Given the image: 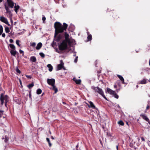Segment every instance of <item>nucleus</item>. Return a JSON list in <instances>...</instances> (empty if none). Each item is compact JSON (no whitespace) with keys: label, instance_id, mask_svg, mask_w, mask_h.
<instances>
[{"label":"nucleus","instance_id":"obj_50","mask_svg":"<svg viewBox=\"0 0 150 150\" xmlns=\"http://www.w3.org/2000/svg\"><path fill=\"white\" fill-rule=\"evenodd\" d=\"M3 32V31H0V36L2 33Z\"/></svg>","mask_w":150,"mask_h":150},{"label":"nucleus","instance_id":"obj_45","mask_svg":"<svg viewBox=\"0 0 150 150\" xmlns=\"http://www.w3.org/2000/svg\"><path fill=\"white\" fill-rule=\"evenodd\" d=\"M120 88H119V89H116V91L117 92H118L119 91H120Z\"/></svg>","mask_w":150,"mask_h":150},{"label":"nucleus","instance_id":"obj_18","mask_svg":"<svg viewBox=\"0 0 150 150\" xmlns=\"http://www.w3.org/2000/svg\"><path fill=\"white\" fill-rule=\"evenodd\" d=\"M87 33L88 35L87 39L88 41H90L92 39V35L91 34H89V32L88 31H87Z\"/></svg>","mask_w":150,"mask_h":150},{"label":"nucleus","instance_id":"obj_13","mask_svg":"<svg viewBox=\"0 0 150 150\" xmlns=\"http://www.w3.org/2000/svg\"><path fill=\"white\" fill-rule=\"evenodd\" d=\"M107 91L109 93L112 95V94H114L115 93V91L112 90L109 88H107Z\"/></svg>","mask_w":150,"mask_h":150},{"label":"nucleus","instance_id":"obj_52","mask_svg":"<svg viewBox=\"0 0 150 150\" xmlns=\"http://www.w3.org/2000/svg\"><path fill=\"white\" fill-rule=\"evenodd\" d=\"M62 103H63V104H66V103H65V102H63Z\"/></svg>","mask_w":150,"mask_h":150},{"label":"nucleus","instance_id":"obj_42","mask_svg":"<svg viewBox=\"0 0 150 150\" xmlns=\"http://www.w3.org/2000/svg\"><path fill=\"white\" fill-rule=\"evenodd\" d=\"M5 36H6V35H5V34L4 33H3L2 34V37H4V38H5Z\"/></svg>","mask_w":150,"mask_h":150},{"label":"nucleus","instance_id":"obj_56","mask_svg":"<svg viewBox=\"0 0 150 150\" xmlns=\"http://www.w3.org/2000/svg\"><path fill=\"white\" fill-rule=\"evenodd\" d=\"M49 133L50 134H51V132L50 131H49Z\"/></svg>","mask_w":150,"mask_h":150},{"label":"nucleus","instance_id":"obj_2","mask_svg":"<svg viewBox=\"0 0 150 150\" xmlns=\"http://www.w3.org/2000/svg\"><path fill=\"white\" fill-rule=\"evenodd\" d=\"M14 4L16 5V4L13 2L12 0H7V3H5L4 4L5 9L6 11V13H8L11 17H12V14L9 8H13Z\"/></svg>","mask_w":150,"mask_h":150},{"label":"nucleus","instance_id":"obj_3","mask_svg":"<svg viewBox=\"0 0 150 150\" xmlns=\"http://www.w3.org/2000/svg\"><path fill=\"white\" fill-rule=\"evenodd\" d=\"M9 97L7 95H4L3 93H1L0 95V100L1 102V104L2 105L4 103V101H5V105L6 106L7 103L9 101Z\"/></svg>","mask_w":150,"mask_h":150},{"label":"nucleus","instance_id":"obj_57","mask_svg":"<svg viewBox=\"0 0 150 150\" xmlns=\"http://www.w3.org/2000/svg\"><path fill=\"white\" fill-rule=\"evenodd\" d=\"M149 66H150V60L149 61Z\"/></svg>","mask_w":150,"mask_h":150},{"label":"nucleus","instance_id":"obj_34","mask_svg":"<svg viewBox=\"0 0 150 150\" xmlns=\"http://www.w3.org/2000/svg\"><path fill=\"white\" fill-rule=\"evenodd\" d=\"M19 52H20V53L21 54H22V56H24V52L23 51H22V50H21V49H20V50H19Z\"/></svg>","mask_w":150,"mask_h":150},{"label":"nucleus","instance_id":"obj_22","mask_svg":"<svg viewBox=\"0 0 150 150\" xmlns=\"http://www.w3.org/2000/svg\"><path fill=\"white\" fill-rule=\"evenodd\" d=\"M52 86V89L54 90L55 93H56L58 91L57 88H56L55 85Z\"/></svg>","mask_w":150,"mask_h":150},{"label":"nucleus","instance_id":"obj_55","mask_svg":"<svg viewBox=\"0 0 150 150\" xmlns=\"http://www.w3.org/2000/svg\"><path fill=\"white\" fill-rule=\"evenodd\" d=\"M137 139H138V140L139 141L140 140V139L139 138H138Z\"/></svg>","mask_w":150,"mask_h":150},{"label":"nucleus","instance_id":"obj_27","mask_svg":"<svg viewBox=\"0 0 150 150\" xmlns=\"http://www.w3.org/2000/svg\"><path fill=\"white\" fill-rule=\"evenodd\" d=\"M5 32L6 33H8L10 32V30L9 29V28L7 27H6L5 28Z\"/></svg>","mask_w":150,"mask_h":150},{"label":"nucleus","instance_id":"obj_31","mask_svg":"<svg viewBox=\"0 0 150 150\" xmlns=\"http://www.w3.org/2000/svg\"><path fill=\"white\" fill-rule=\"evenodd\" d=\"M39 54L42 58H44L45 57V54L42 52L40 53Z\"/></svg>","mask_w":150,"mask_h":150},{"label":"nucleus","instance_id":"obj_53","mask_svg":"<svg viewBox=\"0 0 150 150\" xmlns=\"http://www.w3.org/2000/svg\"><path fill=\"white\" fill-rule=\"evenodd\" d=\"M3 1V0H0V3L2 2Z\"/></svg>","mask_w":150,"mask_h":150},{"label":"nucleus","instance_id":"obj_37","mask_svg":"<svg viewBox=\"0 0 150 150\" xmlns=\"http://www.w3.org/2000/svg\"><path fill=\"white\" fill-rule=\"evenodd\" d=\"M3 29L2 26L0 25V31H3Z\"/></svg>","mask_w":150,"mask_h":150},{"label":"nucleus","instance_id":"obj_15","mask_svg":"<svg viewBox=\"0 0 150 150\" xmlns=\"http://www.w3.org/2000/svg\"><path fill=\"white\" fill-rule=\"evenodd\" d=\"M42 44L41 42H39L38 43L36 47V49L37 50H40L42 47Z\"/></svg>","mask_w":150,"mask_h":150},{"label":"nucleus","instance_id":"obj_62","mask_svg":"<svg viewBox=\"0 0 150 150\" xmlns=\"http://www.w3.org/2000/svg\"><path fill=\"white\" fill-rule=\"evenodd\" d=\"M20 83L21 84V81H20Z\"/></svg>","mask_w":150,"mask_h":150},{"label":"nucleus","instance_id":"obj_48","mask_svg":"<svg viewBox=\"0 0 150 150\" xmlns=\"http://www.w3.org/2000/svg\"><path fill=\"white\" fill-rule=\"evenodd\" d=\"M51 138L52 139H54V137H53V136H51Z\"/></svg>","mask_w":150,"mask_h":150},{"label":"nucleus","instance_id":"obj_64","mask_svg":"<svg viewBox=\"0 0 150 150\" xmlns=\"http://www.w3.org/2000/svg\"><path fill=\"white\" fill-rule=\"evenodd\" d=\"M7 1V0H6Z\"/></svg>","mask_w":150,"mask_h":150},{"label":"nucleus","instance_id":"obj_17","mask_svg":"<svg viewBox=\"0 0 150 150\" xmlns=\"http://www.w3.org/2000/svg\"><path fill=\"white\" fill-rule=\"evenodd\" d=\"M147 79H144L142 80L141 81L139 82V84H145L146 83V81Z\"/></svg>","mask_w":150,"mask_h":150},{"label":"nucleus","instance_id":"obj_4","mask_svg":"<svg viewBox=\"0 0 150 150\" xmlns=\"http://www.w3.org/2000/svg\"><path fill=\"white\" fill-rule=\"evenodd\" d=\"M92 88L94 90L96 93H98L102 96L105 99L107 100L106 97L104 94L103 91L101 88H100L98 86L95 87L94 86H92Z\"/></svg>","mask_w":150,"mask_h":150},{"label":"nucleus","instance_id":"obj_8","mask_svg":"<svg viewBox=\"0 0 150 150\" xmlns=\"http://www.w3.org/2000/svg\"><path fill=\"white\" fill-rule=\"evenodd\" d=\"M140 116L142 117V119L148 122V123L150 125V121L149 120L146 116L144 114H141L140 115Z\"/></svg>","mask_w":150,"mask_h":150},{"label":"nucleus","instance_id":"obj_60","mask_svg":"<svg viewBox=\"0 0 150 150\" xmlns=\"http://www.w3.org/2000/svg\"><path fill=\"white\" fill-rule=\"evenodd\" d=\"M76 56V54H75L74 55V56Z\"/></svg>","mask_w":150,"mask_h":150},{"label":"nucleus","instance_id":"obj_61","mask_svg":"<svg viewBox=\"0 0 150 150\" xmlns=\"http://www.w3.org/2000/svg\"><path fill=\"white\" fill-rule=\"evenodd\" d=\"M57 52H58V53H59V51L57 52Z\"/></svg>","mask_w":150,"mask_h":150},{"label":"nucleus","instance_id":"obj_24","mask_svg":"<svg viewBox=\"0 0 150 150\" xmlns=\"http://www.w3.org/2000/svg\"><path fill=\"white\" fill-rule=\"evenodd\" d=\"M9 45L10 48L12 49L11 50H15L16 49L14 45L10 44Z\"/></svg>","mask_w":150,"mask_h":150},{"label":"nucleus","instance_id":"obj_6","mask_svg":"<svg viewBox=\"0 0 150 150\" xmlns=\"http://www.w3.org/2000/svg\"><path fill=\"white\" fill-rule=\"evenodd\" d=\"M0 20L2 22L4 23L7 25L8 26H10V24L8 21L7 19L3 16L0 17Z\"/></svg>","mask_w":150,"mask_h":150},{"label":"nucleus","instance_id":"obj_11","mask_svg":"<svg viewBox=\"0 0 150 150\" xmlns=\"http://www.w3.org/2000/svg\"><path fill=\"white\" fill-rule=\"evenodd\" d=\"M10 52L11 54L14 57H16V54H18V53L15 50H11L10 51Z\"/></svg>","mask_w":150,"mask_h":150},{"label":"nucleus","instance_id":"obj_26","mask_svg":"<svg viewBox=\"0 0 150 150\" xmlns=\"http://www.w3.org/2000/svg\"><path fill=\"white\" fill-rule=\"evenodd\" d=\"M118 124L120 125L123 126L124 123L122 120H120L118 122Z\"/></svg>","mask_w":150,"mask_h":150},{"label":"nucleus","instance_id":"obj_19","mask_svg":"<svg viewBox=\"0 0 150 150\" xmlns=\"http://www.w3.org/2000/svg\"><path fill=\"white\" fill-rule=\"evenodd\" d=\"M47 67L49 68V70L50 71H52L53 69V67L51 64H48L47 65Z\"/></svg>","mask_w":150,"mask_h":150},{"label":"nucleus","instance_id":"obj_20","mask_svg":"<svg viewBox=\"0 0 150 150\" xmlns=\"http://www.w3.org/2000/svg\"><path fill=\"white\" fill-rule=\"evenodd\" d=\"M34 86V83L33 82H32L31 83V84H29L28 85H27V87L29 88L30 89L32 87H33Z\"/></svg>","mask_w":150,"mask_h":150},{"label":"nucleus","instance_id":"obj_32","mask_svg":"<svg viewBox=\"0 0 150 150\" xmlns=\"http://www.w3.org/2000/svg\"><path fill=\"white\" fill-rule=\"evenodd\" d=\"M4 111L2 110H0V117H1L2 116V115H3V112Z\"/></svg>","mask_w":150,"mask_h":150},{"label":"nucleus","instance_id":"obj_5","mask_svg":"<svg viewBox=\"0 0 150 150\" xmlns=\"http://www.w3.org/2000/svg\"><path fill=\"white\" fill-rule=\"evenodd\" d=\"M47 83L50 85L53 86L55 84V80L54 79H48L47 80Z\"/></svg>","mask_w":150,"mask_h":150},{"label":"nucleus","instance_id":"obj_28","mask_svg":"<svg viewBox=\"0 0 150 150\" xmlns=\"http://www.w3.org/2000/svg\"><path fill=\"white\" fill-rule=\"evenodd\" d=\"M112 95H113L114 96L115 98L117 99H118L119 98L118 95L116 93L115 91V92L114 94H112Z\"/></svg>","mask_w":150,"mask_h":150},{"label":"nucleus","instance_id":"obj_58","mask_svg":"<svg viewBox=\"0 0 150 150\" xmlns=\"http://www.w3.org/2000/svg\"><path fill=\"white\" fill-rule=\"evenodd\" d=\"M138 87H139L138 86V85H137L136 86V87H137V88H138Z\"/></svg>","mask_w":150,"mask_h":150},{"label":"nucleus","instance_id":"obj_47","mask_svg":"<svg viewBox=\"0 0 150 150\" xmlns=\"http://www.w3.org/2000/svg\"><path fill=\"white\" fill-rule=\"evenodd\" d=\"M126 124L128 125V126H129V122H128L127 121H126Z\"/></svg>","mask_w":150,"mask_h":150},{"label":"nucleus","instance_id":"obj_29","mask_svg":"<svg viewBox=\"0 0 150 150\" xmlns=\"http://www.w3.org/2000/svg\"><path fill=\"white\" fill-rule=\"evenodd\" d=\"M30 46H31L33 47H35L36 45V43L35 42L30 43Z\"/></svg>","mask_w":150,"mask_h":150},{"label":"nucleus","instance_id":"obj_41","mask_svg":"<svg viewBox=\"0 0 150 150\" xmlns=\"http://www.w3.org/2000/svg\"><path fill=\"white\" fill-rule=\"evenodd\" d=\"M9 42L10 43H13V39H10V40H9Z\"/></svg>","mask_w":150,"mask_h":150},{"label":"nucleus","instance_id":"obj_7","mask_svg":"<svg viewBox=\"0 0 150 150\" xmlns=\"http://www.w3.org/2000/svg\"><path fill=\"white\" fill-rule=\"evenodd\" d=\"M112 13V16L113 18L116 20H118V19L120 18V17L117 15V14L115 11H110Z\"/></svg>","mask_w":150,"mask_h":150},{"label":"nucleus","instance_id":"obj_63","mask_svg":"<svg viewBox=\"0 0 150 150\" xmlns=\"http://www.w3.org/2000/svg\"><path fill=\"white\" fill-rule=\"evenodd\" d=\"M139 120V119L137 120V121H138Z\"/></svg>","mask_w":150,"mask_h":150},{"label":"nucleus","instance_id":"obj_49","mask_svg":"<svg viewBox=\"0 0 150 150\" xmlns=\"http://www.w3.org/2000/svg\"><path fill=\"white\" fill-rule=\"evenodd\" d=\"M116 149H117V150H118V145H117L116 146Z\"/></svg>","mask_w":150,"mask_h":150},{"label":"nucleus","instance_id":"obj_10","mask_svg":"<svg viewBox=\"0 0 150 150\" xmlns=\"http://www.w3.org/2000/svg\"><path fill=\"white\" fill-rule=\"evenodd\" d=\"M89 105H88V106L89 108H92L93 109H96L97 110V109L96 108L95 106L94 105L93 103L91 101H89Z\"/></svg>","mask_w":150,"mask_h":150},{"label":"nucleus","instance_id":"obj_51","mask_svg":"<svg viewBox=\"0 0 150 150\" xmlns=\"http://www.w3.org/2000/svg\"><path fill=\"white\" fill-rule=\"evenodd\" d=\"M78 147V144H77L76 146L77 150V148Z\"/></svg>","mask_w":150,"mask_h":150},{"label":"nucleus","instance_id":"obj_46","mask_svg":"<svg viewBox=\"0 0 150 150\" xmlns=\"http://www.w3.org/2000/svg\"><path fill=\"white\" fill-rule=\"evenodd\" d=\"M114 87L115 88H117V86L116 85H114Z\"/></svg>","mask_w":150,"mask_h":150},{"label":"nucleus","instance_id":"obj_23","mask_svg":"<svg viewBox=\"0 0 150 150\" xmlns=\"http://www.w3.org/2000/svg\"><path fill=\"white\" fill-rule=\"evenodd\" d=\"M46 139L48 143L49 146L50 147H51L52 146V144L50 142L49 139L48 138H46Z\"/></svg>","mask_w":150,"mask_h":150},{"label":"nucleus","instance_id":"obj_54","mask_svg":"<svg viewBox=\"0 0 150 150\" xmlns=\"http://www.w3.org/2000/svg\"><path fill=\"white\" fill-rule=\"evenodd\" d=\"M11 22L12 23H13V21H12V20L11 19Z\"/></svg>","mask_w":150,"mask_h":150},{"label":"nucleus","instance_id":"obj_30","mask_svg":"<svg viewBox=\"0 0 150 150\" xmlns=\"http://www.w3.org/2000/svg\"><path fill=\"white\" fill-rule=\"evenodd\" d=\"M8 137H7L6 136L5 137V140H4V142H5L6 143L8 141Z\"/></svg>","mask_w":150,"mask_h":150},{"label":"nucleus","instance_id":"obj_59","mask_svg":"<svg viewBox=\"0 0 150 150\" xmlns=\"http://www.w3.org/2000/svg\"><path fill=\"white\" fill-rule=\"evenodd\" d=\"M44 94V93H43L41 96H43V95Z\"/></svg>","mask_w":150,"mask_h":150},{"label":"nucleus","instance_id":"obj_35","mask_svg":"<svg viewBox=\"0 0 150 150\" xmlns=\"http://www.w3.org/2000/svg\"><path fill=\"white\" fill-rule=\"evenodd\" d=\"M19 40H17L16 41V43L18 46H20V45L19 44Z\"/></svg>","mask_w":150,"mask_h":150},{"label":"nucleus","instance_id":"obj_21","mask_svg":"<svg viewBox=\"0 0 150 150\" xmlns=\"http://www.w3.org/2000/svg\"><path fill=\"white\" fill-rule=\"evenodd\" d=\"M14 11L16 12L17 13L18 12V10L19 9L20 6L19 5H17V6H15L14 7Z\"/></svg>","mask_w":150,"mask_h":150},{"label":"nucleus","instance_id":"obj_44","mask_svg":"<svg viewBox=\"0 0 150 150\" xmlns=\"http://www.w3.org/2000/svg\"><path fill=\"white\" fill-rule=\"evenodd\" d=\"M150 106L149 105H148L146 107V109L148 110Z\"/></svg>","mask_w":150,"mask_h":150},{"label":"nucleus","instance_id":"obj_14","mask_svg":"<svg viewBox=\"0 0 150 150\" xmlns=\"http://www.w3.org/2000/svg\"><path fill=\"white\" fill-rule=\"evenodd\" d=\"M117 76L122 81V83L125 84L124 79L123 77L122 76L119 75H117Z\"/></svg>","mask_w":150,"mask_h":150},{"label":"nucleus","instance_id":"obj_9","mask_svg":"<svg viewBox=\"0 0 150 150\" xmlns=\"http://www.w3.org/2000/svg\"><path fill=\"white\" fill-rule=\"evenodd\" d=\"M64 64V63L62 60L61 61V63L57 65V70H59L63 68Z\"/></svg>","mask_w":150,"mask_h":150},{"label":"nucleus","instance_id":"obj_43","mask_svg":"<svg viewBox=\"0 0 150 150\" xmlns=\"http://www.w3.org/2000/svg\"><path fill=\"white\" fill-rule=\"evenodd\" d=\"M141 139L142 141H145V139L143 137H141Z\"/></svg>","mask_w":150,"mask_h":150},{"label":"nucleus","instance_id":"obj_40","mask_svg":"<svg viewBox=\"0 0 150 150\" xmlns=\"http://www.w3.org/2000/svg\"><path fill=\"white\" fill-rule=\"evenodd\" d=\"M46 20V18L44 16L42 18V20L43 22H44Z\"/></svg>","mask_w":150,"mask_h":150},{"label":"nucleus","instance_id":"obj_36","mask_svg":"<svg viewBox=\"0 0 150 150\" xmlns=\"http://www.w3.org/2000/svg\"><path fill=\"white\" fill-rule=\"evenodd\" d=\"M26 76L27 78L28 79H31L32 76L31 75H26Z\"/></svg>","mask_w":150,"mask_h":150},{"label":"nucleus","instance_id":"obj_39","mask_svg":"<svg viewBox=\"0 0 150 150\" xmlns=\"http://www.w3.org/2000/svg\"><path fill=\"white\" fill-rule=\"evenodd\" d=\"M29 97L30 98H31V91H30L29 92Z\"/></svg>","mask_w":150,"mask_h":150},{"label":"nucleus","instance_id":"obj_16","mask_svg":"<svg viewBox=\"0 0 150 150\" xmlns=\"http://www.w3.org/2000/svg\"><path fill=\"white\" fill-rule=\"evenodd\" d=\"M30 60L33 62H35L37 60L35 56H32L30 58Z\"/></svg>","mask_w":150,"mask_h":150},{"label":"nucleus","instance_id":"obj_38","mask_svg":"<svg viewBox=\"0 0 150 150\" xmlns=\"http://www.w3.org/2000/svg\"><path fill=\"white\" fill-rule=\"evenodd\" d=\"M78 58V56H77L76 57V58L75 59H74V62L75 63H76L77 62Z\"/></svg>","mask_w":150,"mask_h":150},{"label":"nucleus","instance_id":"obj_1","mask_svg":"<svg viewBox=\"0 0 150 150\" xmlns=\"http://www.w3.org/2000/svg\"><path fill=\"white\" fill-rule=\"evenodd\" d=\"M68 25L65 23L63 25L59 22H56L54 23V28L55 29L53 41L52 45L54 47L56 45V42L61 41L58 45L59 49L62 51L66 50L68 48V45H71L72 42L69 38V35L66 31Z\"/></svg>","mask_w":150,"mask_h":150},{"label":"nucleus","instance_id":"obj_25","mask_svg":"<svg viewBox=\"0 0 150 150\" xmlns=\"http://www.w3.org/2000/svg\"><path fill=\"white\" fill-rule=\"evenodd\" d=\"M42 92V91L40 88L38 89L36 91V93L37 94L39 95Z\"/></svg>","mask_w":150,"mask_h":150},{"label":"nucleus","instance_id":"obj_12","mask_svg":"<svg viewBox=\"0 0 150 150\" xmlns=\"http://www.w3.org/2000/svg\"><path fill=\"white\" fill-rule=\"evenodd\" d=\"M73 80L77 84H80L81 83V80L80 79H77L75 77H74Z\"/></svg>","mask_w":150,"mask_h":150},{"label":"nucleus","instance_id":"obj_33","mask_svg":"<svg viewBox=\"0 0 150 150\" xmlns=\"http://www.w3.org/2000/svg\"><path fill=\"white\" fill-rule=\"evenodd\" d=\"M16 71L17 73H19V74H20L21 73V71L19 70V69L18 68H16Z\"/></svg>","mask_w":150,"mask_h":150}]
</instances>
